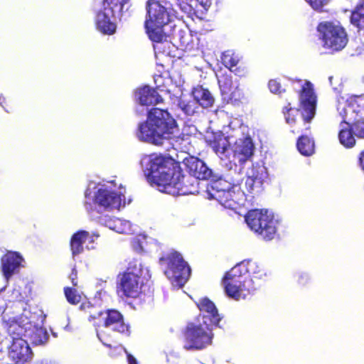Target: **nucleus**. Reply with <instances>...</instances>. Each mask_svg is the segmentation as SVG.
Listing matches in <instances>:
<instances>
[{
	"label": "nucleus",
	"instance_id": "c85d7f7f",
	"mask_svg": "<svg viewBox=\"0 0 364 364\" xmlns=\"http://www.w3.org/2000/svg\"><path fill=\"white\" fill-rule=\"evenodd\" d=\"M177 105L185 114L189 116L193 115L198 108L197 101L191 97H181L178 100Z\"/></svg>",
	"mask_w": 364,
	"mask_h": 364
},
{
	"label": "nucleus",
	"instance_id": "b1692460",
	"mask_svg": "<svg viewBox=\"0 0 364 364\" xmlns=\"http://www.w3.org/2000/svg\"><path fill=\"white\" fill-rule=\"evenodd\" d=\"M7 325V332L12 341L20 338L26 339L27 338V331H29L28 328H31L32 327V323L28 321L22 323V322L14 321Z\"/></svg>",
	"mask_w": 364,
	"mask_h": 364
},
{
	"label": "nucleus",
	"instance_id": "f3484780",
	"mask_svg": "<svg viewBox=\"0 0 364 364\" xmlns=\"http://www.w3.org/2000/svg\"><path fill=\"white\" fill-rule=\"evenodd\" d=\"M135 98L139 103V107L136 110L139 114L144 112L143 106L155 105L162 100L158 92L149 86L138 88L135 92Z\"/></svg>",
	"mask_w": 364,
	"mask_h": 364
},
{
	"label": "nucleus",
	"instance_id": "de8ad7c7",
	"mask_svg": "<svg viewBox=\"0 0 364 364\" xmlns=\"http://www.w3.org/2000/svg\"><path fill=\"white\" fill-rule=\"evenodd\" d=\"M285 119H286V122H287L288 124H292L293 122H295L294 118H293V117L291 118V117H290V113H289V112H288V114H285Z\"/></svg>",
	"mask_w": 364,
	"mask_h": 364
},
{
	"label": "nucleus",
	"instance_id": "6e6d98bb",
	"mask_svg": "<svg viewBox=\"0 0 364 364\" xmlns=\"http://www.w3.org/2000/svg\"><path fill=\"white\" fill-rule=\"evenodd\" d=\"M139 247H140V250H143V247L141 244H139Z\"/></svg>",
	"mask_w": 364,
	"mask_h": 364
},
{
	"label": "nucleus",
	"instance_id": "f257e3e1",
	"mask_svg": "<svg viewBox=\"0 0 364 364\" xmlns=\"http://www.w3.org/2000/svg\"><path fill=\"white\" fill-rule=\"evenodd\" d=\"M141 165L148 181L156 185L159 191L167 194L177 193L180 191L187 193L177 181L180 170L173 159L151 154L144 156L141 159Z\"/></svg>",
	"mask_w": 364,
	"mask_h": 364
},
{
	"label": "nucleus",
	"instance_id": "f8f14e48",
	"mask_svg": "<svg viewBox=\"0 0 364 364\" xmlns=\"http://www.w3.org/2000/svg\"><path fill=\"white\" fill-rule=\"evenodd\" d=\"M255 146L250 136L237 139L231 147L230 169L235 172H240L242 165L253 155Z\"/></svg>",
	"mask_w": 364,
	"mask_h": 364
},
{
	"label": "nucleus",
	"instance_id": "5701e85b",
	"mask_svg": "<svg viewBox=\"0 0 364 364\" xmlns=\"http://www.w3.org/2000/svg\"><path fill=\"white\" fill-rule=\"evenodd\" d=\"M222 95H228L231 99L237 100L240 97V90L238 89V84L232 82V79L228 75L222 76L218 79Z\"/></svg>",
	"mask_w": 364,
	"mask_h": 364
},
{
	"label": "nucleus",
	"instance_id": "4be33fe9",
	"mask_svg": "<svg viewBox=\"0 0 364 364\" xmlns=\"http://www.w3.org/2000/svg\"><path fill=\"white\" fill-rule=\"evenodd\" d=\"M229 139L223 134H218L214 136L213 141L210 143V146L213 151L221 158L230 159L231 148Z\"/></svg>",
	"mask_w": 364,
	"mask_h": 364
},
{
	"label": "nucleus",
	"instance_id": "603ef678",
	"mask_svg": "<svg viewBox=\"0 0 364 364\" xmlns=\"http://www.w3.org/2000/svg\"><path fill=\"white\" fill-rule=\"evenodd\" d=\"M90 236H92V237L98 238L100 237V234L97 232H93L92 234H90Z\"/></svg>",
	"mask_w": 364,
	"mask_h": 364
},
{
	"label": "nucleus",
	"instance_id": "cd10ccee",
	"mask_svg": "<svg viewBox=\"0 0 364 364\" xmlns=\"http://www.w3.org/2000/svg\"><path fill=\"white\" fill-rule=\"evenodd\" d=\"M130 0H103L102 5L105 9H108L109 13L122 16L124 10L128 9Z\"/></svg>",
	"mask_w": 364,
	"mask_h": 364
},
{
	"label": "nucleus",
	"instance_id": "2f4dec72",
	"mask_svg": "<svg viewBox=\"0 0 364 364\" xmlns=\"http://www.w3.org/2000/svg\"><path fill=\"white\" fill-rule=\"evenodd\" d=\"M177 181L181 185L183 190L186 189L188 191L187 193H182V191H180L179 193L171 194L172 196L193 194L197 191V187L194 185V183H197V179L195 178H193L191 176L185 177L180 172V176Z\"/></svg>",
	"mask_w": 364,
	"mask_h": 364
},
{
	"label": "nucleus",
	"instance_id": "2eb2a0df",
	"mask_svg": "<svg viewBox=\"0 0 364 364\" xmlns=\"http://www.w3.org/2000/svg\"><path fill=\"white\" fill-rule=\"evenodd\" d=\"M183 164L189 173L196 179L206 180L212 178L215 181L218 176L213 173L206 164L200 159L194 156H188L183 159Z\"/></svg>",
	"mask_w": 364,
	"mask_h": 364
},
{
	"label": "nucleus",
	"instance_id": "72a5a7b5",
	"mask_svg": "<svg viewBox=\"0 0 364 364\" xmlns=\"http://www.w3.org/2000/svg\"><path fill=\"white\" fill-rule=\"evenodd\" d=\"M299 151L304 156H310L314 151V141L306 136H301L297 141Z\"/></svg>",
	"mask_w": 364,
	"mask_h": 364
},
{
	"label": "nucleus",
	"instance_id": "f03ea898",
	"mask_svg": "<svg viewBox=\"0 0 364 364\" xmlns=\"http://www.w3.org/2000/svg\"><path fill=\"white\" fill-rule=\"evenodd\" d=\"M246 274L254 278L263 279L267 273L259 264L252 260L243 261L228 272L223 279L225 294L235 300L245 299L256 289L252 279H248Z\"/></svg>",
	"mask_w": 364,
	"mask_h": 364
},
{
	"label": "nucleus",
	"instance_id": "7c9ffc66",
	"mask_svg": "<svg viewBox=\"0 0 364 364\" xmlns=\"http://www.w3.org/2000/svg\"><path fill=\"white\" fill-rule=\"evenodd\" d=\"M199 320L202 325L208 326V327L211 328L212 326H218L221 318L218 314V310L214 309V311H208L205 313H200L196 322H199Z\"/></svg>",
	"mask_w": 364,
	"mask_h": 364
},
{
	"label": "nucleus",
	"instance_id": "a19ab883",
	"mask_svg": "<svg viewBox=\"0 0 364 364\" xmlns=\"http://www.w3.org/2000/svg\"><path fill=\"white\" fill-rule=\"evenodd\" d=\"M90 215L91 218L94 220H96L100 225L103 226H107L109 220H111L110 216L105 215H97L98 213L96 212H87Z\"/></svg>",
	"mask_w": 364,
	"mask_h": 364
},
{
	"label": "nucleus",
	"instance_id": "a878e982",
	"mask_svg": "<svg viewBox=\"0 0 364 364\" xmlns=\"http://www.w3.org/2000/svg\"><path fill=\"white\" fill-rule=\"evenodd\" d=\"M89 237L90 232L85 230L78 231L72 236L70 240V250L73 257L83 252V244Z\"/></svg>",
	"mask_w": 364,
	"mask_h": 364
},
{
	"label": "nucleus",
	"instance_id": "ea45409f",
	"mask_svg": "<svg viewBox=\"0 0 364 364\" xmlns=\"http://www.w3.org/2000/svg\"><path fill=\"white\" fill-rule=\"evenodd\" d=\"M352 130L355 136L364 138V118L357 120L352 125Z\"/></svg>",
	"mask_w": 364,
	"mask_h": 364
},
{
	"label": "nucleus",
	"instance_id": "37998d69",
	"mask_svg": "<svg viewBox=\"0 0 364 364\" xmlns=\"http://www.w3.org/2000/svg\"><path fill=\"white\" fill-rule=\"evenodd\" d=\"M309 5L315 10H321L322 7L327 4L329 0H306Z\"/></svg>",
	"mask_w": 364,
	"mask_h": 364
},
{
	"label": "nucleus",
	"instance_id": "ddd939ff",
	"mask_svg": "<svg viewBox=\"0 0 364 364\" xmlns=\"http://www.w3.org/2000/svg\"><path fill=\"white\" fill-rule=\"evenodd\" d=\"M301 90L299 93V108L305 122H309L316 114L317 96L313 84L308 80H299Z\"/></svg>",
	"mask_w": 364,
	"mask_h": 364
},
{
	"label": "nucleus",
	"instance_id": "9d476101",
	"mask_svg": "<svg viewBox=\"0 0 364 364\" xmlns=\"http://www.w3.org/2000/svg\"><path fill=\"white\" fill-rule=\"evenodd\" d=\"M144 271L140 262H131L120 279L119 291L127 297H136L141 289L142 281L140 279Z\"/></svg>",
	"mask_w": 364,
	"mask_h": 364
},
{
	"label": "nucleus",
	"instance_id": "c756f323",
	"mask_svg": "<svg viewBox=\"0 0 364 364\" xmlns=\"http://www.w3.org/2000/svg\"><path fill=\"white\" fill-rule=\"evenodd\" d=\"M345 127H342L338 138L341 144L343 145L346 148H351L353 147L355 144V139L354 138V134L352 130V126L349 129V125L348 123L345 122Z\"/></svg>",
	"mask_w": 364,
	"mask_h": 364
},
{
	"label": "nucleus",
	"instance_id": "c9c22d12",
	"mask_svg": "<svg viewBox=\"0 0 364 364\" xmlns=\"http://www.w3.org/2000/svg\"><path fill=\"white\" fill-rule=\"evenodd\" d=\"M350 22L359 29L364 28V1L359 4L352 12Z\"/></svg>",
	"mask_w": 364,
	"mask_h": 364
},
{
	"label": "nucleus",
	"instance_id": "bb28decb",
	"mask_svg": "<svg viewBox=\"0 0 364 364\" xmlns=\"http://www.w3.org/2000/svg\"><path fill=\"white\" fill-rule=\"evenodd\" d=\"M27 331V338H30L31 342L36 345L44 344L47 342L49 335L47 331L43 327H38L32 325Z\"/></svg>",
	"mask_w": 364,
	"mask_h": 364
},
{
	"label": "nucleus",
	"instance_id": "6ab92c4d",
	"mask_svg": "<svg viewBox=\"0 0 364 364\" xmlns=\"http://www.w3.org/2000/svg\"><path fill=\"white\" fill-rule=\"evenodd\" d=\"M101 327H105L114 331L124 333L128 326L124 323L122 315L116 310H107L101 318Z\"/></svg>",
	"mask_w": 364,
	"mask_h": 364
},
{
	"label": "nucleus",
	"instance_id": "5fc2aeb1",
	"mask_svg": "<svg viewBox=\"0 0 364 364\" xmlns=\"http://www.w3.org/2000/svg\"><path fill=\"white\" fill-rule=\"evenodd\" d=\"M87 240H90V242H94V237H92V236H90L87 238Z\"/></svg>",
	"mask_w": 364,
	"mask_h": 364
},
{
	"label": "nucleus",
	"instance_id": "6e6552de",
	"mask_svg": "<svg viewBox=\"0 0 364 364\" xmlns=\"http://www.w3.org/2000/svg\"><path fill=\"white\" fill-rule=\"evenodd\" d=\"M317 30L323 46L333 51L342 50L348 43L347 34L344 28L338 23L322 22L318 26Z\"/></svg>",
	"mask_w": 364,
	"mask_h": 364
},
{
	"label": "nucleus",
	"instance_id": "9b49d317",
	"mask_svg": "<svg viewBox=\"0 0 364 364\" xmlns=\"http://www.w3.org/2000/svg\"><path fill=\"white\" fill-rule=\"evenodd\" d=\"M211 328L202 323L193 322L187 326L185 333L186 349H201L211 343Z\"/></svg>",
	"mask_w": 364,
	"mask_h": 364
},
{
	"label": "nucleus",
	"instance_id": "473e14b6",
	"mask_svg": "<svg viewBox=\"0 0 364 364\" xmlns=\"http://www.w3.org/2000/svg\"><path fill=\"white\" fill-rule=\"evenodd\" d=\"M193 2L199 3L205 9L209 8L212 4L211 0H178V6L182 11L190 15L193 11Z\"/></svg>",
	"mask_w": 364,
	"mask_h": 364
},
{
	"label": "nucleus",
	"instance_id": "393cba45",
	"mask_svg": "<svg viewBox=\"0 0 364 364\" xmlns=\"http://www.w3.org/2000/svg\"><path fill=\"white\" fill-rule=\"evenodd\" d=\"M193 97L197 101L198 105L204 108L211 107L215 99L210 92L202 86L195 87L192 91Z\"/></svg>",
	"mask_w": 364,
	"mask_h": 364
},
{
	"label": "nucleus",
	"instance_id": "dca6fc26",
	"mask_svg": "<svg viewBox=\"0 0 364 364\" xmlns=\"http://www.w3.org/2000/svg\"><path fill=\"white\" fill-rule=\"evenodd\" d=\"M8 357L14 364H24L32 358V352L27 341L23 338L12 341L9 348Z\"/></svg>",
	"mask_w": 364,
	"mask_h": 364
},
{
	"label": "nucleus",
	"instance_id": "39448f33",
	"mask_svg": "<svg viewBox=\"0 0 364 364\" xmlns=\"http://www.w3.org/2000/svg\"><path fill=\"white\" fill-rule=\"evenodd\" d=\"M124 189L114 190L106 185L90 182L85 193V208L87 212L100 213L119 210L125 205Z\"/></svg>",
	"mask_w": 364,
	"mask_h": 364
},
{
	"label": "nucleus",
	"instance_id": "e433bc0d",
	"mask_svg": "<svg viewBox=\"0 0 364 364\" xmlns=\"http://www.w3.org/2000/svg\"><path fill=\"white\" fill-rule=\"evenodd\" d=\"M115 230L114 231L122 234H133L135 230L132 226L131 223L128 220H121L119 218L116 219L115 221Z\"/></svg>",
	"mask_w": 364,
	"mask_h": 364
},
{
	"label": "nucleus",
	"instance_id": "c03bdc74",
	"mask_svg": "<svg viewBox=\"0 0 364 364\" xmlns=\"http://www.w3.org/2000/svg\"><path fill=\"white\" fill-rule=\"evenodd\" d=\"M309 280V276L305 273L299 275L298 283L301 285H306Z\"/></svg>",
	"mask_w": 364,
	"mask_h": 364
},
{
	"label": "nucleus",
	"instance_id": "aec40b11",
	"mask_svg": "<svg viewBox=\"0 0 364 364\" xmlns=\"http://www.w3.org/2000/svg\"><path fill=\"white\" fill-rule=\"evenodd\" d=\"M119 17L120 16L115 15L113 12L109 13V10L105 9L103 5H102L96 16L97 28L105 34H112L116 29L114 20Z\"/></svg>",
	"mask_w": 364,
	"mask_h": 364
},
{
	"label": "nucleus",
	"instance_id": "49530a36",
	"mask_svg": "<svg viewBox=\"0 0 364 364\" xmlns=\"http://www.w3.org/2000/svg\"><path fill=\"white\" fill-rule=\"evenodd\" d=\"M116 219L117 218H111V220H109V222L108 223V224L106 227H107L110 230H112L114 231V230H115L114 227L116 225V223H115Z\"/></svg>",
	"mask_w": 364,
	"mask_h": 364
},
{
	"label": "nucleus",
	"instance_id": "4c0bfd02",
	"mask_svg": "<svg viewBox=\"0 0 364 364\" xmlns=\"http://www.w3.org/2000/svg\"><path fill=\"white\" fill-rule=\"evenodd\" d=\"M64 291L65 297L69 303L76 304L81 301V295L75 289L66 287L65 288Z\"/></svg>",
	"mask_w": 364,
	"mask_h": 364
},
{
	"label": "nucleus",
	"instance_id": "09e8293b",
	"mask_svg": "<svg viewBox=\"0 0 364 364\" xmlns=\"http://www.w3.org/2000/svg\"><path fill=\"white\" fill-rule=\"evenodd\" d=\"M127 359H128L129 364H138L135 358H134L130 354H128Z\"/></svg>",
	"mask_w": 364,
	"mask_h": 364
},
{
	"label": "nucleus",
	"instance_id": "f704fd0d",
	"mask_svg": "<svg viewBox=\"0 0 364 364\" xmlns=\"http://www.w3.org/2000/svg\"><path fill=\"white\" fill-rule=\"evenodd\" d=\"M223 64L228 68L231 72H235L237 63L240 61V58L232 50L225 51L221 57Z\"/></svg>",
	"mask_w": 364,
	"mask_h": 364
},
{
	"label": "nucleus",
	"instance_id": "1a4fd4ad",
	"mask_svg": "<svg viewBox=\"0 0 364 364\" xmlns=\"http://www.w3.org/2000/svg\"><path fill=\"white\" fill-rule=\"evenodd\" d=\"M235 188L232 186V182H228L220 176L211 182L207 191L210 198L215 199L225 208L234 209L238 203V197L242 195L235 193Z\"/></svg>",
	"mask_w": 364,
	"mask_h": 364
},
{
	"label": "nucleus",
	"instance_id": "20e7f679",
	"mask_svg": "<svg viewBox=\"0 0 364 364\" xmlns=\"http://www.w3.org/2000/svg\"><path fill=\"white\" fill-rule=\"evenodd\" d=\"M178 132L175 119L166 110L153 108L148 112L146 121L139 124L136 136L140 141L160 146Z\"/></svg>",
	"mask_w": 364,
	"mask_h": 364
},
{
	"label": "nucleus",
	"instance_id": "79ce46f5",
	"mask_svg": "<svg viewBox=\"0 0 364 364\" xmlns=\"http://www.w3.org/2000/svg\"><path fill=\"white\" fill-rule=\"evenodd\" d=\"M269 89L271 92L274 94H281L284 90L282 89L281 85L275 80H271L268 84Z\"/></svg>",
	"mask_w": 364,
	"mask_h": 364
},
{
	"label": "nucleus",
	"instance_id": "7ed1b4c3",
	"mask_svg": "<svg viewBox=\"0 0 364 364\" xmlns=\"http://www.w3.org/2000/svg\"><path fill=\"white\" fill-rule=\"evenodd\" d=\"M145 28L149 38L156 43L166 40L169 36L178 38L182 44L186 43L183 31L178 28L174 16L168 8L158 1H148L146 4Z\"/></svg>",
	"mask_w": 364,
	"mask_h": 364
},
{
	"label": "nucleus",
	"instance_id": "4468645a",
	"mask_svg": "<svg viewBox=\"0 0 364 364\" xmlns=\"http://www.w3.org/2000/svg\"><path fill=\"white\" fill-rule=\"evenodd\" d=\"M267 168L262 165H252L247 172L245 188L247 192L257 194L262 191V184L267 178Z\"/></svg>",
	"mask_w": 364,
	"mask_h": 364
},
{
	"label": "nucleus",
	"instance_id": "58836bf2",
	"mask_svg": "<svg viewBox=\"0 0 364 364\" xmlns=\"http://www.w3.org/2000/svg\"><path fill=\"white\" fill-rule=\"evenodd\" d=\"M197 306L200 313H205L208 311H214V309H217L215 304L211 301L206 298L200 299L199 302L197 304Z\"/></svg>",
	"mask_w": 364,
	"mask_h": 364
},
{
	"label": "nucleus",
	"instance_id": "a18cd8bd",
	"mask_svg": "<svg viewBox=\"0 0 364 364\" xmlns=\"http://www.w3.org/2000/svg\"><path fill=\"white\" fill-rule=\"evenodd\" d=\"M70 279L73 283V285L74 287L77 286V282H76L77 272H76L75 269H73L72 272L70 275Z\"/></svg>",
	"mask_w": 364,
	"mask_h": 364
},
{
	"label": "nucleus",
	"instance_id": "8fccbe9b",
	"mask_svg": "<svg viewBox=\"0 0 364 364\" xmlns=\"http://www.w3.org/2000/svg\"><path fill=\"white\" fill-rule=\"evenodd\" d=\"M360 164L363 169H364V151L360 154Z\"/></svg>",
	"mask_w": 364,
	"mask_h": 364
},
{
	"label": "nucleus",
	"instance_id": "0eeeda50",
	"mask_svg": "<svg viewBox=\"0 0 364 364\" xmlns=\"http://www.w3.org/2000/svg\"><path fill=\"white\" fill-rule=\"evenodd\" d=\"M160 263L166 266L164 274L173 286L181 287L187 282L191 269L179 253L173 252L162 257Z\"/></svg>",
	"mask_w": 364,
	"mask_h": 364
},
{
	"label": "nucleus",
	"instance_id": "3c124183",
	"mask_svg": "<svg viewBox=\"0 0 364 364\" xmlns=\"http://www.w3.org/2000/svg\"><path fill=\"white\" fill-rule=\"evenodd\" d=\"M5 102V98L0 96V105L2 107H4V103Z\"/></svg>",
	"mask_w": 364,
	"mask_h": 364
},
{
	"label": "nucleus",
	"instance_id": "412c9836",
	"mask_svg": "<svg viewBox=\"0 0 364 364\" xmlns=\"http://www.w3.org/2000/svg\"><path fill=\"white\" fill-rule=\"evenodd\" d=\"M80 309L85 311L88 316L89 322L92 323V325L96 328L97 336L98 338L102 341L101 338V332L100 331L101 318L105 314V311L99 306H96L90 302L82 303L80 306Z\"/></svg>",
	"mask_w": 364,
	"mask_h": 364
},
{
	"label": "nucleus",
	"instance_id": "423d86ee",
	"mask_svg": "<svg viewBox=\"0 0 364 364\" xmlns=\"http://www.w3.org/2000/svg\"><path fill=\"white\" fill-rule=\"evenodd\" d=\"M245 221L252 231L265 240H271L274 237L279 225V220L267 210L249 211Z\"/></svg>",
	"mask_w": 364,
	"mask_h": 364
},
{
	"label": "nucleus",
	"instance_id": "864d4df0",
	"mask_svg": "<svg viewBox=\"0 0 364 364\" xmlns=\"http://www.w3.org/2000/svg\"><path fill=\"white\" fill-rule=\"evenodd\" d=\"M63 328H64V329H65V331H70V326H69V324H68V323L67 325H65Z\"/></svg>",
	"mask_w": 364,
	"mask_h": 364
},
{
	"label": "nucleus",
	"instance_id": "a211bd4d",
	"mask_svg": "<svg viewBox=\"0 0 364 364\" xmlns=\"http://www.w3.org/2000/svg\"><path fill=\"white\" fill-rule=\"evenodd\" d=\"M23 262V257L16 252H8L1 257V269L6 280L18 272Z\"/></svg>",
	"mask_w": 364,
	"mask_h": 364
}]
</instances>
